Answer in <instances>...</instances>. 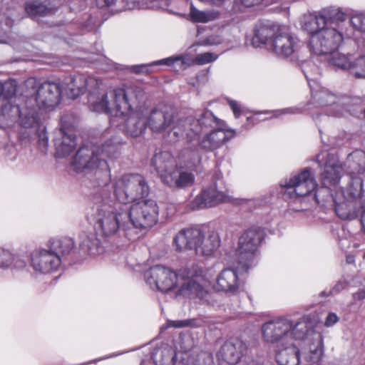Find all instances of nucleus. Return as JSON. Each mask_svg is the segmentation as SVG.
<instances>
[{"label":"nucleus","mask_w":365,"mask_h":365,"mask_svg":"<svg viewBox=\"0 0 365 365\" xmlns=\"http://www.w3.org/2000/svg\"><path fill=\"white\" fill-rule=\"evenodd\" d=\"M114 197L106 190L101 199L88 210L87 217L103 237L122 232L135 239L138 230L148 228L158 220V207L153 200H143L150 188L145 178L137 173L123 174L112 181Z\"/></svg>","instance_id":"f257e3e1"},{"label":"nucleus","mask_w":365,"mask_h":365,"mask_svg":"<svg viewBox=\"0 0 365 365\" xmlns=\"http://www.w3.org/2000/svg\"><path fill=\"white\" fill-rule=\"evenodd\" d=\"M144 277L153 290L166 292L178 288V295L202 304L212 302V295L207 289L212 277L207 269L199 264L187 266L178 272L163 265H155L145 272Z\"/></svg>","instance_id":"f03ea898"},{"label":"nucleus","mask_w":365,"mask_h":365,"mask_svg":"<svg viewBox=\"0 0 365 365\" xmlns=\"http://www.w3.org/2000/svg\"><path fill=\"white\" fill-rule=\"evenodd\" d=\"M346 14L339 6H329L303 16L302 28L309 34L307 47L312 54H332L350 36L345 28Z\"/></svg>","instance_id":"7ed1b4c3"},{"label":"nucleus","mask_w":365,"mask_h":365,"mask_svg":"<svg viewBox=\"0 0 365 365\" xmlns=\"http://www.w3.org/2000/svg\"><path fill=\"white\" fill-rule=\"evenodd\" d=\"M183 116L177 114L175 110L162 105L148 110L139 108L133 110L125 119V130L131 137L140 135L146 128L153 133L161 134L167 130L170 142L175 143L185 138Z\"/></svg>","instance_id":"20e7f679"},{"label":"nucleus","mask_w":365,"mask_h":365,"mask_svg":"<svg viewBox=\"0 0 365 365\" xmlns=\"http://www.w3.org/2000/svg\"><path fill=\"white\" fill-rule=\"evenodd\" d=\"M118 153V145L110 140L100 145H90L80 148L71 163L73 170L77 173L93 170L97 176L105 175L106 179L99 185H106L110 180V171L107 160L115 159Z\"/></svg>","instance_id":"39448f33"},{"label":"nucleus","mask_w":365,"mask_h":365,"mask_svg":"<svg viewBox=\"0 0 365 365\" xmlns=\"http://www.w3.org/2000/svg\"><path fill=\"white\" fill-rule=\"evenodd\" d=\"M88 91V103L91 110L125 119L130 113L132 101L130 88H116L110 92L108 97L103 88L102 81L98 79V85L90 88Z\"/></svg>","instance_id":"423d86ee"},{"label":"nucleus","mask_w":365,"mask_h":365,"mask_svg":"<svg viewBox=\"0 0 365 365\" xmlns=\"http://www.w3.org/2000/svg\"><path fill=\"white\" fill-rule=\"evenodd\" d=\"M336 214L342 220H353L361 210V224L365 232V197H363L362 183L359 179L353 181L347 190H336L332 194Z\"/></svg>","instance_id":"0eeeda50"},{"label":"nucleus","mask_w":365,"mask_h":365,"mask_svg":"<svg viewBox=\"0 0 365 365\" xmlns=\"http://www.w3.org/2000/svg\"><path fill=\"white\" fill-rule=\"evenodd\" d=\"M220 244V237L216 232L205 235L198 228L182 229L173 238V245L178 251L194 250L200 256L212 255Z\"/></svg>","instance_id":"6e6552de"},{"label":"nucleus","mask_w":365,"mask_h":365,"mask_svg":"<svg viewBox=\"0 0 365 365\" xmlns=\"http://www.w3.org/2000/svg\"><path fill=\"white\" fill-rule=\"evenodd\" d=\"M153 163L162 182L170 187L185 188L194 182V175L178 169L174 157L168 151L155 154Z\"/></svg>","instance_id":"1a4fd4ad"},{"label":"nucleus","mask_w":365,"mask_h":365,"mask_svg":"<svg viewBox=\"0 0 365 365\" xmlns=\"http://www.w3.org/2000/svg\"><path fill=\"white\" fill-rule=\"evenodd\" d=\"M314 174L309 168L281 182L283 197L289 202L304 203L306 197L317 188Z\"/></svg>","instance_id":"9d476101"},{"label":"nucleus","mask_w":365,"mask_h":365,"mask_svg":"<svg viewBox=\"0 0 365 365\" xmlns=\"http://www.w3.org/2000/svg\"><path fill=\"white\" fill-rule=\"evenodd\" d=\"M264 237V232L260 227H251L240 237L236 252L242 269L247 270L254 264L255 253Z\"/></svg>","instance_id":"9b49d317"},{"label":"nucleus","mask_w":365,"mask_h":365,"mask_svg":"<svg viewBox=\"0 0 365 365\" xmlns=\"http://www.w3.org/2000/svg\"><path fill=\"white\" fill-rule=\"evenodd\" d=\"M183 124H185L183 126L185 132V138L190 140L209 128L213 130L223 126L220 120L208 110L201 111L197 114L196 119L192 116H183Z\"/></svg>","instance_id":"f8f14e48"},{"label":"nucleus","mask_w":365,"mask_h":365,"mask_svg":"<svg viewBox=\"0 0 365 365\" xmlns=\"http://www.w3.org/2000/svg\"><path fill=\"white\" fill-rule=\"evenodd\" d=\"M230 200L227 190L221 187L219 183L215 182L210 187L204 189L189 204L190 210H200L215 207L220 203Z\"/></svg>","instance_id":"ddd939ff"},{"label":"nucleus","mask_w":365,"mask_h":365,"mask_svg":"<svg viewBox=\"0 0 365 365\" xmlns=\"http://www.w3.org/2000/svg\"><path fill=\"white\" fill-rule=\"evenodd\" d=\"M61 258L48 249L35 250L31 254L30 265L36 274H49L58 269Z\"/></svg>","instance_id":"4468645a"},{"label":"nucleus","mask_w":365,"mask_h":365,"mask_svg":"<svg viewBox=\"0 0 365 365\" xmlns=\"http://www.w3.org/2000/svg\"><path fill=\"white\" fill-rule=\"evenodd\" d=\"M292 329V320L278 318L264 323L262 327V336L268 343H289V334Z\"/></svg>","instance_id":"2eb2a0df"},{"label":"nucleus","mask_w":365,"mask_h":365,"mask_svg":"<svg viewBox=\"0 0 365 365\" xmlns=\"http://www.w3.org/2000/svg\"><path fill=\"white\" fill-rule=\"evenodd\" d=\"M98 85V78H87L83 74H77L66 77L60 84L62 93L68 98L75 99L88 90Z\"/></svg>","instance_id":"dca6fc26"},{"label":"nucleus","mask_w":365,"mask_h":365,"mask_svg":"<svg viewBox=\"0 0 365 365\" xmlns=\"http://www.w3.org/2000/svg\"><path fill=\"white\" fill-rule=\"evenodd\" d=\"M317 160L321 165H324V171L322 173L324 186L328 188L336 185L340 180L342 170L337 157L334 154L321 153L317 156Z\"/></svg>","instance_id":"f3484780"},{"label":"nucleus","mask_w":365,"mask_h":365,"mask_svg":"<svg viewBox=\"0 0 365 365\" xmlns=\"http://www.w3.org/2000/svg\"><path fill=\"white\" fill-rule=\"evenodd\" d=\"M246 349V344L241 339L231 338L217 352V359L221 365H235L239 362Z\"/></svg>","instance_id":"a211bd4d"},{"label":"nucleus","mask_w":365,"mask_h":365,"mask_svg":"<svg viewBox=\"0 0 365 365\" xmlns=\"http://www.w3.org/2000/svg\"><path fill=\"white\" fill-rule=\"evenodd\" d=\"M299 43L296 37L280 31L271 40L269 49L281 58H288L299 52Z\"/></svg>","instance_id":"6ab92c4d"},{"label":"nucleus","mask_w":365,"mask_h":365,"mask_svg":"<svg viewBox=\"0 0 365 365\" xmlns=\"http://www.w3.org/2000/svg\"><path fill=\"white\" fill-rule=\"evenodd\" d=\"M339 101V98L327 89L312 91V103L326 109L324 112L328 115L339 116L342 114V107Z\"/></svg>","instance_id":"aec40b11"},{"label":"nucleus","mask_w":365,"mask_h":365,"mask_svg":"<svg viewBox=\"0 0 365 365\" xmlns=\"http://www.w3.org/2000/svg\"><path fill=\"white\" fill-rule=\"evenodd\" d=\"M40 118L34 108L21 106L17 120L16 130L14 132L21 135L22 138H29L30 134L38 128Z\"/></svg>","instance_id":"412c9836"},{"label":"nucleus","mask_w":365,"mask_h":365,"mask_svg":"<svg viewBox=\"0 0 365 365\" xmlns=\"http://www.w3.org/2000/svg\"><path fill=\"white\" fill-rule=\"evenodd\" d=\"M62 90L60 84L53 82H45L36 92V100L39 106L52 108L60 101Z\"/></svg>","instance_id":"4be33fe9"},{"label":"nucleus","mask_w":365,"mask_h":365,"mask_svg":"<svg viewBox=\"0 0 365 365\" xmlns=\"http://www.w3.org/2000/svg\"><path fill=\"white\" fill-rule=\"evenodd\" d=\"M235 132L226 130L224 126L212 130L200 140V147L208 151H214L222 146L227 141L232 138Z\"/></svg>","instance_id":"5701e85b"},{"label":"nucleus","mask_w":365,"mask_h":365,"mask_svg":"<svg viewBox=\"0 0 365 365\" xmlns=\"http://www.w3.org/2000/svg\"><path fill=\"white\" fill-rule=\"evenodd\" d=\"M330 55L331 58L329 59V63L336 69L349 71L354 78L364 79V76H359L357 75L359 72L360 73L359 71V60L364 58V56L355 58L351 54L335 53V51Z\"/></svg>","instance_id":"b1692460"},{"label":"nucleus","mask_w":365,"mask_h":365,"mask_svg":"<svg viewBox=\"0 0 365 365\" xmlns=\"http://www.w3.org/2000/svg\"><path fill=\"white\" fill-rule=\"evenodd\" d=\"M279 26L270 21L259 22L255 29L252 42L255 47L266 44L269 48L271 40L280 32Z\"/></svg>","instance_id":"393cba45"},{"label":"nucleus","mask_w":365,"mask_h":365,"mask_svg":"<svg viewBox=\"0 0 365 365\" xmlns=\"http://www.w3.org/2000/svg\"><path fill=\"white\" fill-rule=\"evenodd\" d=\"M345 167L348 175L350 176L351 181L344 190H347L356 179H359L363 184L362 180L359 175L365 173V152L355 150L349 155L345 163ZM341 190L344 189L341 188Z\"/></svg>","instance_id":"a878e982"},{"label":"nucleus","mask_w":365,"mask_h":365,"mask_svg":"<svg viewBox=\"0 0 365 365\" xmlns=\"http://www.w3.org/2000/svg\"><path fill=\"white\" fill-rule=\"evenodd\" d=\"M195 64L194 61V58H190L188 55H178L175 56H170L164 59H161L159 61H153L149 64H142L139 66H135L133 67V71L135 73H143L148 72L147 68L148 66H160V65H166V66H178L180 69L185 70L187 68L192 66Z\"/></svg>","instance_id":"bb28decb"},{"label":"nucleus","mask_w":365,"mask_h":365,"mask_svg":"<svg viewBox=\"0 0 365 365\" xmlns=\"http://www.w3.org/2000/svg\"><path fill=\"white\" fill-rule=\"evenodd\" d=\"M21 106L10 102L4 103L0 110V127L4 130L14 132Z\"/></svg>","instance_id":"cd10ccee"},{"label":"nucleus","mask_w":365,"mask_h":365,"mask_svg":"<svg viewBox=\"0 0 365 365\" xmlns=\"http://www.w3.org/2000/svg\"><path fill=\"white\" fill-rule=\"evenodd\" d=\"M215 288L217 291L225 293H235L239 288V281L236 271L232 269L222 270L217 277Z\"/></svg>","instance_id":"c85d7f7f"},{"label":"nucleus","mask_w":365,"mask_h":365,"mask_svg":"<svg viewBox=\"0 0 365 365\" xmlns=\"http://www.w3.org/2000/svg\"><path fill=\"white\" fill-rule=\"evenodd\" d=\"M144 4L153 9H165L168 6V0H117L115 9L118 11L141 8Z\"/></svg>","instance_id":"c756f323"},{"label":"nucleus","mask_w":365,"mask_h":365,"mask_svg":"<svg viewBox=\"0 0 365 365\" xmlns=\"http://www.w3.org/2000/svg\"><path fill=\"white\" fill-rule=\"evenodd\" d=\"M59 138H56L54 143L56 153L59 157L69 155L76 148V137L73 133H67L64 129L58 132Z\"/></svg>","instance_id":"7c9ffc66"},{"label":"nucleus","mask_w":365,"mask_h":365,"mask_svg":"<svg viewBox=\"0 0 365 365\" xmlns=\"http://www.w3.org/2000/svg\"><path fill=\"white\" fill-rule=\"evenodd\" d=\"M80 247L83 252L96 255L102 251L101 242L95 232H83L80 235Z\"/></svg>","instance_id":"2f4dec72"},{"label":"nucleus","mask_w":365,"mask_h":365,"mask_svg":"<svg viewBox=\"0 0 365 365\" xmlns=\"http://www.w3.org/2000/svg\"><path fill=\"white\" fill-rule=\"evenodd\" d=\"M312 331V324L309 322L308 317H304L296 323L292 321V329L289 334V342L292 339L304 340Z\"/></svg>","instance_id":"473e14b6"},{"label":"nucleus","mask_w":365,"mask_h":365,"mask_svg":"<svg viewBox=\"0 0 365 365\" xmlns=\"http://www.w3.org/2000/svg\"><path fill=\"white\" fill-rule=\"evenodd\" d=\"M26 265V261L21 257L13 254L9 250L0 247V268L8 269L13 267L22 269Z\"/></svg>","instance_id":"72a5a7b5"},{"label":"nucleus","mask_w":365,"mask_h":365,"mask_svg":"<svg viewBox=\"0 0 365 365\" xmlns=\"http://www.w3.org/2000/svg\"><path fill=\"white\" fill-rule=\"evenodd\" d=\"M276 360L279 365H298L299 351L296 346L291 343L289 346L277 353Z\"/></svg>","instance_id":"f704fd0d"},{"label":"nucleus","mask_w":365,"mask_h":365,"mask_svg":"<svg viewBox=\"0 0 365 365\" xmlns=\"http://www.w3.org/2000/svg\"><path fill=\"white\" fill-rule=\"evenodd\" d=\"M48 250L59 257L67 255L73 248V241L71 238L64 237L52 239L48 242Z\"/></svg>","instance_id":"c9c22d12"},{"label":"nucleus","mask_w":365,"mask_h":365,"mask_svg":"<svg viewBox=\"0 0 365 365\" xmlns=\"http://www.w3.org/2000/svg\"><path fill=\"white\" fill-rule=\"evenodd\" d=\"M180 163L189 168L195 167L201 160V156L197 148L187 146L182 149L178 156Z\"/></svg>","instance_id":"e433bc0d"},{"label":"nucleus","mask_w":365,"mask_h":365,"mask_svg":"<svg viewBox=\"0 0 365 365\" xmlns=\"http://www.w3.org/2000/svg\"><path fill=\"white\" fill-rule=\"evenodd\" d=\"M190 16L192 22L206 24L219 18V12L215 10L201 11L191 5Z\"/></svg>","instance_id":"4c0bfd02"},{"label":"nucleus","mask_w":365,"mask_h":365,"mask_svg":"<svg viewBox=\"0 0 365 365\" xmlns=\"http://www.w3.org/2000/svg\"><path fill=\"white\" fill-rule=\"evenodd\" d=\"M54 7L52 6H46L41 4L38 0L30 1L26 3L25 11L31 18H36L46 15L51 12Z\"/></svg>","instance_id":"58836bf2"},{"label":"nucleus","mask_w":365,"mask_h":365,"mask_svg":"<svg viewBox=\"0 0 365 365\" xmlns=\"http://www.w3.org/2000/svg\"><path fill=\"white\" fill-rule=\"evenodd\" d=\"M323 339L320 334L317 336L315 341L309 346L305 352V357L308 361L317 362L323 355Z\"/></svg>","instance_id":"ea45409f"},{"label":"nucleus","mask_w":365,"mask_h":365,"mask_svg":"<svg viewBox=\"0 0 365 365\" xmlns=\"http://www.w3.org/2000/svg\"><path fill=\"white\" fill-rule=\"evenodd\" d=\"M349 24L355 31L365 34V11H356L352 14Z\"/></svg>","instance_id":"a19ab883"},{"label":"nucleus","mask_w":365,"mask_h":365,"mask_svg":"<svg viewBox=\"0 0 365 365\" xmlns=\"http://www.w3.org/2000/svg\"><path fill=\"white\" fill-rule=\"evenodd\" d=\"M1 96L6 99H9L15 96L16 92V83L14 81H8L1 83Z\"/></svg>","instance_id":"79ce46f5"},{"label":"nucleus","mask_w":365,"mask_h":365,"mask_svg":"<svg viewBox=\"0 0 365 365\" xmlns=\"http://www.w3.org/2000/svg\"><path fill=\"white\" fill-rule=\"evenodd\" d=\"M218 58V55L211 53V52H205L202 53L197 54L194 58V61L196 65L202 66L207 63H210L216 61Z\"/></svg>","instance_id":"37998d69"},{"label":"nucleus","mask_w":365,"mask_h":365,"mask_svg":"<svg viewBox=\"0 0 365 365\" xmlns=\"http://www.w3.org/2000/svg\"><path fill=\"white\" fill-rule=\"evenodd\" d=\"M212 355L207 351H202L199 354L196 360L197 365H212Z\"/></svg>","instance_id":"c03bdc74"},{"label":"nucleus","mask_w":365,"mask_h":365,"mask_svg":"<svg viewBox=\"0 0 365 365\" xmlns=\"http://www.w3.org/2000/svg\"><path fill=\"white\" fill-rule=\"evenodd\" d=\"M196 324L195 319H185V320H175L170 321L168 326L175 328L186 327L190 326H195Z\"/></svg>","instance_id":"a18cd8bd"},{"label":"nucleus","mask_w":365,"mask_h":365,"mask_svg":"<svg viewBox=\"0 0 365 365\" xmlns=\"http://www.w3.org/2000/svg\"><path fill=\"white\" fill-rule=\"evenodd\" d=\"M38 143L41 150L46 153L48 144V139L44 129L38 133Z\"/></svg>","instance_id":"49530a36"},{"label":"nucleus","mask_w":365,"mask_h":365,"mask_svg":"<svg viewBox=\"0 0 365 365\" xmlns=\"http://www.w3.org/2000/svg\"><path fill=\"white\" fill-rule=\"evenodd\" d=\"M339 320V317L334 312H329L324 322V326L330 327L334 326Z\"/></svg>","instance_id":"de8ad7c7"},{"label":"nucleus","mask_w":365,"mask_h":365,"mask_svg":"<svg viewBox=\"0 0 365 365\" xmlns=\"http://www.w3.org/2000/svg\"><path fill=\"white\" fill-rule=\"evenodd\" d=\"M222 38L219 36H210L207 37L205 41L202 43H199L200 45H217L221 43Z\"/></svg>","instance_id":"09e8293b"},{"label":"nucleus","mask_w":365,"mask_h":365,"mask_svg":"<svg viewBox=\"0 0 365 365\" xmlns=\"http://www.w3.org/2000/svg\"><path fill=\"white\" fill-rule=\"evenodd\" d=\"M228 104L230 106L231 109L232 110L236 118H239V116L241 114V109L239 103L236 101L229 100Z\"/></svg>","instance_id":"8fccbe9b"},{"label":"nucleus","mask_w":365,"mask_h":365,"mask_svg":"<svg viewBox=\"0 0 365 365\" xmlns=\"http://www.w3.org/2000/svg\"><path fill=\"white\" fill-rule=\"evenodd\" d=\"M347 287V282L345 280H341L330 290V294H336L344 289Z\"/></svg>","instance_id":"3c124183"},{"label":"nucleus","mask_w":365,"mask_h":365,"mask_svg":"<svg viewBox=\"0 0 365 365\" xmlns=\"http://www.w3.org/2000/svg\"><path fill=\"white\" fill-rule=\"evenodd\" d=\"M299 112V109L291 108H285V109H282V110H277L274 111L275 117H278L283 114L297 113Z\"/></svg>","instance_id":"603ef678"},{"label":"nucleus","mask_w":365,"mask_h":365,"mask_svg":"<svg viewBox=\"0 0 365 365\" xmlns=\"http://www.w3.org/2000/svg\"><path fill=\"white\" fill-rule=\"evenodd\" d=\"M117 0H96V5L100 8L113 6Z\"/></svg>","instance_id":"864d4df0"},{"label":"nucleus","mask_w":365,"mask_h":365,"mask_svg":"<svg viewBox=\"0 0 365 365\" xmlns=\"http://www.w3.org/2000/svg\"><path fill=\"white\" fill-rule=\"evenodd\" d=\"M359 71H360V73L359 72L357 75L359 76H364L365 79V56L364 58L359 60Z\"/></svg>","instance_id":"5fc2aeb1"},{"label":"nucleus","mask_w":365,"mask_h":365,"mask_svg":"<svg viewBox=\"0 0 365 365\" xmlns=\"http://www.w3.org/2000/svg\"><path fill=\"white\" fill-rule=\"evenodd\" d=\"M262 0H240L241 3L247 6L250 7L259 4Z\"/></svg>","instance_id":"6e6d98bb"},{"label":"nucleus","mask_w":365,"mask_h":365,"mask_svg":"<svg viewBox=\"0 0 365 365\" xmlns=\"http://www.w3.org/2000/svg\"><path fill=\"white\" fill-rule=\"evenodd\" d=\"M355 299L361 300L365 298V289H361L354 294Z\"/></svg>","instance_id":"4d7b16f0"},{"label":"nucleus","mask_w":365,"mask_h":365,"mask_svg":"<svg viewBox=\"0 0 365 365\" xmlns=\"http://www.w3.org/2000/svg\"><path fill=\"white\" fill-rule=\"evenodd\" d=\"M202 2L209 3L215 6H220L222 4L224 0H200Z\"/></svg>","instance_id":"13d9d810"},{"label":"nucleus","mask_w":365,"mask_h":365,"mask_svg":"<svg viewBox=\"0 0 365 365\" xmlns=\"http://www.w3.org/2000/svg\"><path fill=\"white\" fill-rule=\"evenodd\" d=\"M302 71L304 73V76L307 78V79L309 80L310 78V74H309V71L307 69V63H304L303 64V66H302Z\"/></svg>","instance_id":"bf43d9fd"},{"label":"nucleus","mask_w":365,"mask_h":365,"mask_svg":"<svg viewBox=\"0 0 365 365\" xmlns=\"http://www.w3.org/2000/svg\"><path fill=\"white\" fill-rule=\"evenodd\" d=\"M346 262L349 264L353 263L354 262V257H352V256H347Z\"/></svg>","instance_id":"052dcab7"},{"label":"nucleus","mask_w":365,"mask_h":365,"mask_svg":"<svg viewBox=\"0 0 365 365\" xmlns=\"http://www.w3.org/2000/svg\"><path fill=\"white\" fill-rule=\"evenodd\" d=\"M182 340H185L187 341H191V338L190 336H185L182 338Z\"/></svg>","instance_id":"680f3d73"},{"label":"nucleus","mask_w":365,"mask_h":365,"mask_svg":"<svg viewBox=\"0 0 365 365\" xmlns=\"http://www.w3.org/2000/svg\"><path fill=\"white\" fill-rule=\"evenodd\" d=\"M322 190H323V189H322V190H317V193L315 194L314 197L316 198V200H318V199H317V197H318V193H319L320 192H322ZM317 202H319V201H317Z\"/></svg>","instance_id":"e2e57ef3"},{"label":"nucleus","mask_w":365,"mask_h":365,"mask_svg":"<svg viewBox=\"0 0 365 365\" xmlns=\"http://www.w3.org/2000/svg\"><path fill=\"white\" fill-rule=\"evenodd\" d=\"M330 294V292L329 293H327L325 291H323L322 293H321V295L322 296H329Z\"/></svg>","instance_id":"0e129e2a"},{"label":"nucleus","mask_w":365,"mask_h":365,"mask_svg":"<svg viewBox=\"0 0 365 365\" xmlns=\"http://www.w3.org/2000/svg\"><path fill=\"white\" fill-rule=\"evenodd\" d=\"M183 349H184V351H187V350H189V349H190V346H185V347L183 348Z\"/></svg>","instance_id":"69168bd1"},{"label":"nucleus","mask_w":365,"mask_h":365,"mask_svg":"<svg viewBox=\"0 0 365 365\" xmlns=\"http://www.w3.org/2000/svg\"><path fill=\"white\" fill-rule=\"evenodd\" d=\"M306 208L305 207H301V208H298L297 209V211H300V210H305Z\"/></svg>","instance_id":"338daca9"},{"label":"nucleus","mask_w":365,"mask_h":365,"mask_svg":"<svg viewBox=\"0 0 365 365\" xmlns=\"http://www.w3.org/2000/svg\"><path fill=\"white\" fill-rule=\"evenodd\" d=\"M364 116H365V108H364Z\"/></svg>","instance_id":"774afa93"}]
</instances>
